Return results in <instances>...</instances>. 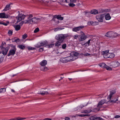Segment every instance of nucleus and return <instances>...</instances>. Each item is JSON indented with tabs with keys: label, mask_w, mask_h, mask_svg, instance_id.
<instances>
[{
	"label": "nucleus",
	"mask_w": 120,
	"mask_h": 120,
	"mask_svg": "<svg viewBox=\"0 0 120 120\" xmlns=\"http://www.w3.org/2000/svg\"><path fill=\"white\" fill-rule=\"evenodd\" d=\"M48 44V42L46 41H42L40 43V45H38V44L36 46L37 48H40L41 46H44V45H46Z\"/></svg>",
	"instance_id": "9d476101"
},
{
	"label": "nucleus",
	"mask_w": 120,
	"mask_h": 120,
	"mask_svg": "<svg viewBox=\"0 0 120 120\" xmlns=\"http://www.w3.org/2000/svg\"><path fill=\"white\" fill-rule=\"evenodd\" d=\"M118 100L117 99L115 98H114V99H112L111 100L110 102H113L114 103H115Z\"/></svg>",
	"instance_id": "ea45409f"
},
{
	"label": "nucleus",
	"mask_w": 120,
	"mask_h": 120,
	"mask_svg": "<svg viewBox=\"0 0 120 120\" xmlns=\"http://www.w3.org/2000/svg\"><path fill=\"white\" fill-rule=\"evenodd\" d=\"M105 102V100H101L100 101L98 104V107L100 108L101 107V106Z\"/></svg>",
	"instance_id": "4468645a"
},
{
	"label": "nucleus",
	"mask_w": 120,
	"mask_h": 120,
	"mask_svg": "<svg viewBox=\"0 0 120 120\" xmlns=\"http://www.w3.org/2000/svg\"><path fill=\"white\" fill-rule=\"evenodd\" d=\"M14 27L15 28L16 31H18L20 29V26L19 25H16L14 26Z\"/></svg>",
	"instance_id": "a878e982"
},
{
	"label": "nucleus",
	"mask_w": 120,
	"mask_h": 120,
	"mask_svg": "<svg viewBox=\"0 0 120 120\" xmlns=\"http://www.w3.org/2000/svg\"><path fill=\"white\" fill-rule=\"evenodd\" d=\"M95 117L94 116H91L90 118V120H95Z\"/></svg>",
	"instance_id": "49530a36"
},
{
	"label": "nucleus",
	"mask_w": 120,
	"mask_h": 120,
	"mask_svg": "<svg viewBox=\"0 0 120 120\" xmlns=\"http://www.w3.org/2000/svg\"><path fill=\"white\" fill-rule=\"evenodd\" d=\"M0 24H3L5 26H7L8 25L6 23H5L4 22H0Z\"/></svg>",
	"instance_id": "603ef678"
},
{
	"label": "nucleus",
	"mask_w": 120,
	"mask_h": 120,
	"mask_svg": "<svg viewBox=\"0 0 120 120\" xmlns=\"http://www.w3.org/2000/svg\"><path fill=\"white\" fill-rule=\"evenodd\" d=\"M8 48H5V49L3 51V53L4 55H6L8 51Z\"/></svg>",
	"instance_id": "473e14b6"
},
{
	"label": "nucleus",
	"mask_w": 120,
	"mask_h": 120,
	"mask_svg": "<svg viewBox=\"0 0 120 120\" xmlns=\"http://www.w3.org/2000/svg\"><path fill=\"white\" fill-rule=\"evenodd\" d=\"M105 18L106 20H109L111 18V17L109 14H107L105 15Z\"/></svg>",
	"instance_id": "c756f323"
},
{
	"label": "nucleus",
	"mask_w": 120,
	"mask_h": 120,
	"mask_svg": "<svg viewBox=\"0 0 120 120\" xmlns=\"http://www.w3.org/2000/svg\"><path fill=\"white\" fill-rule=\"evenodd\" d=\"M4 58L2 56H0V64L3 61Z\"/></svg>",
	"instance_id": "5fc2aeb1"
},
{
	"label": "nucleus",
	"mask_w": 120,
	"mask_h": 120,
	"mask_svg": "<svg viewBox=\"0 0 120 120\" xmlns=\"http://www.w3.org/2000/svg\"><path fill=\"white\" fill-rule=\"evenodd\" d=\"M115 93V92L113 91H110V94L108 96V98L110 99L111 98L112 95Z\"/></svg>",
	"instance_id": "b1692460"
},
{
	"label": "nucleus",
	"mask_w": 120,
	"mask_h": 120,
	"mask_svg": "<svg viewBox=\"0 0 120 120\" xmlns=\"http://www.w3.org/2000/svg\"><path fill=\"white\" fill-rule=\"evenodd\" d=\"M28 36L26 34H25L22 36V38L23 39H25Z\"/></svg>",
	"instance_id": "79ce46f5"
},
{
	"label": "nucleus",
	"mask_w": 120,
	"mask_h": 120,
	"mask_svg": "<svg viewBox=\"0 0 120 120\" xmlns=\"http://www.w3.org/2000/svg\"><path fill=\"white\" fill-rule=\"evenodd\" d=\"M62 29V28H56L55 29L54 31L55 32H56L60 30H61Z\"/></svg>",
	"instance_id": "09e8293b"
},
{
	"label": "nucleus",
	"mask_w": 120,
	"mask_h": 120,
	"mask_svg": "<svg viewBox=\"0 0 120 120\" xmlns=\"http://www.w3.org/2000/svg\"><path fill=\"white\" fill-rule=\"evenodd\" d=\"M120 117V116L119 115H117L114 118H118Z\"/></svg>",
	"instance_id": "e2e57ef3"
},
{
	"label": "nucleus",
	"mask_w": 120,
	"mask_h": 120,
	"mask_svg": "<svg viewBox=\"0 0 120 120\" xmlns=\"http://www.w3.org/2000/svg\"><path fill=\"white\" fill-rule=\"evenodd\" d=\"M112 37H116L118 36V34L114 32L113 31L112 33Z\"/></svg>",
	"instance_id": "e433bc0d"
},
{
	"label": "nucleus",
	"mask_w": 120,
	"mask_h": 120,
	"mask_svg": "<svg viewBox=\"0 0 120 120\" xmlns=\"http://www.w3.org/2000/svg\"><path fill=\"white\" fill-rule=\"evenodd\" d=\"M52 119L49 118H46L44 119L43 120H51Z\"/></svg>",
	"instance_id": "338daca9"
},
{
	"label": "nucleus",
	"mask_w": 120,
	"mask_h": 120,
	"mask_svg": "<svg viewBox=\"0 0 120 120\" xmlns=\"http://www.w3.org/2000/svg\"><path fill=\"white\" fill-rule=\"evenodd\" d=\"M108 52V51H107L102 52L101 53L103 55L104 58L107 57L108 53H109Z\"/></svg>",
	"instance_id": "412c9836"
},
{
	"label": "nucleus",
	"mask_w": 120,
	"mask_h": 120,
	"mask_svg": "<svg viewBox=\"0 0 120 120\" xmlns=\"http://www.w3.org/2000/svg\"><path fill=\"white\" fill-rule=\"evenodd\" d=\"M47 64V61L46 60H43L40 63V64L41 66H45Z\"/></svg>",
	"instance_id": "4be33fe9"
},
{
	"label": "nucleus",
	"mask_w": 120,
	"mask_h": 120,
	"mask_svg": "<svg viewBox=\"0 0 120 120\" xmlns=\"http://www.w3.org/2000/svg\"><path fill=\"white\" fill-rule=\"evenodd\" d=\"M25 17L26 16L23 14H19L16 18L17 20V22L18 23L23 20Z\"/></svg>",
	"instance_id": "7ed1b4c3"
},
{
	"label": "nucleus",
	"mask_w": 120,
	"mask_h": 120,
	"mask_svg": "<svg viewBox=\"0 0 120 120\" xmlns=\"http://www.w3.org/2000/svg\"><path fill=\"white\" fill-rule=\"evenodd\" d=\"M54 18H56L57 19L61 20H63L64 19L63 17H61V15H54L53 16V19H53Z\"/></svg>",
	"instance_id": "f8f14e48"
},
{
	"label": "nucleus",
	"mask_w": 120,
	"mask_h": 120,
	"mask_svg": "<svg viewBox=\"0 0 120 120\" xmlns=\"http://www.w3.org/2000/svg\"><path fill=\"white\" fill-rule=\"evenodd\" d=\"M54 45V44H52L49 45H45V46L46 47L49 48H51Z\"/></svg>",
	"instance_id": "72a5a7b5"
},
{
	"label": "nucleus",
	"mask_w": 120,
	"mask_h": 120,
	"mask_svg": "<svg viewBox=\"0 0 120 120\" xmlns=\"http://www.w3.org/2000/svg\"><path fill=\"white\" fill-rule=\"evenodd\" d=\"M66 58L67 61V62H68L72 61L76 59L75 58H74V57L72 56L71 55L69 56L66 57Z\"/></svg>",
	"instance_id": "6e6552de"
},
{
	"label": "nucleus",
	"mask_w": 120,
	"mask_h": 120,
	"mask_svg": "<svg viewBox=\"0 0 120 120\" xmlns=\"http://www.w3.org/2000/svg\"><path fill=\"white\" fill-rule=\"evenodd\" d=\"M100 66L103 68H105L107 70H112L111 68L109 66H108L105 64L102 63L100 64Z\"/></svg>",
	"instance_id": "39448f33"
},
{
	"label": "nucleus",
	"mask_w": 120,
	"mask_h": 120,
	"mask_svg": "<svg viewBox=\"0 0 120 120\" xmlns=\"http://www.w3.org/2000/svg\"><path fill=\"white\" fill-rule=\"evenodd\" d=\"M65 120H69L70 119V118L68 117H66L65 118Z\"/></svg>",
	"instance_id": "0e129e2a"
},
{
	"label": "nucleus",
	"mask_w": 120,
	"mask_h": 120,
	"mask_svg": "<svg viewBox=\"0 0 120 120\" xmlns=\"http://www.w3.org/2000/svg\"><path fill=\"white\" fill-rule=\"evenodd\" d=\"M63 42H61V41H58L56 42L55 44V46L57 47H59L61 44Z\"/></svg>",
	"instance_id": "c85d7f7f"
},
{
	"label": "nucleus",
	"mask_w": 120,
	"mask_h": 120,
	"mask_svg": "<svg viewBox=\"0 0 120 120\" xmlns=\"http://www.w3.org/2000/svg\"><path fill=\"white\" fill-rule=\"evenodd\" d=\"M110 9H101L98 11L96 9H92L90 11V13L94 15H96L98 13H100L105 12H108L110 11Z\"/></svg>",
	"instance_id": "f03ea898"
},
{
	"label": "nucleus",
	"mask_w": 120,
	"mask_h": 120,
	"mask_svg": "<svg viewBox=\"0 0 120 120\" xmlns=\"http://www.w3.org/2000/svg\"><path fill=\"white\" fill-rule=\"evenodd\" d=\"M102 118L99 117H95V120H101Z\"/></svg>",
	"instance_id": "de8ad7c7"
},
{
	"label": "nucleus",
	"mask_w": 120,
	"mask_h": 120,
	"mask_svg": "<svg viewBox=\"0 0 120 120\" xmlns=\"http://www.w3.org/2000/svg\"><path fill=\"white\" fill-rule=\"evenodd\" d=\"M28 20H25L24 21V23H30L31 22V19H29Z\"/></svg>",
	"instance_id": "c9c22d12"
},
{
	"label": "nucleus",
	"mask_w": 120,
	"mask_h": 120,
	"mask_svg": "<svg viewBox=\"0 0 120 120\" xmlns=\"http://www.w3.org/2000/svg\"><path fill=\"white\" fill-rule=\"evenodd\" d=\"M70 55L74 57V58H75V56H77L79 55V53L75 51H73L70 53Z\"/></svg>",
	"instance_id": "dca6fc26"
},
{
	"label": "nucleus",
	"mask_w": 120,
	"mask_h": 120,
	"mask_svg": "<svg viewBox=\"0 0 120 120\" xmlns=\"http://www.w3.org/2000/svg\"><path fill=\"white\" fill-rule=\"evenodd\" d=\"M66 44H64L62 46V48L63 49H65L66 47Z\"/></svg>",
	"instance_id": "a18cd8bd"
},
{
	"label": "nucleus",
	"mask_w": 120,
	"mask_h": 120,
	"mask_svg": "<svg viewBox=\"0 0 120 120\" xmlns=\"http://www.w3.org/2000/svg\"><path fill=\"white\" fill-rule=\"evenodd\" d=\"M84 27V26H79L73 28L72 29V30L73 31L77 32L78 31L81 30Z\"/></svg>",
	"instance_id": "0eeeda50"
},
{
	"label": "nucleus",
	"mask_w": 120,
	"mask_h": 120,
	"mask_svg": "<svg viewBox=\"0 0 120 120\" xmlns=\"http://www.w3.org/2000/svg\"><path fill=\"white\" fill-rule=\"evenodd\" d=\"M98 24V22L96 21L93 22V26H95L97 25Z\"/></svg>",
	"instance_id": "3c124183"
},
{
	"label": "nucleus",
	"mask_w": 120,
	"mask_h": 120,
	"mask_svg": "<svg viewBox=\"0 0 120 120\" xmlns=\"http://www.w3.org/2000/svg\"><path fill=\"white\" fill-rule=\"evenodd\" d=\"M43 50V48H41L39 49V51L40 52H42Z\"/></svg>",
	"instance_id": "13d9d810"
},
{
	"label": "nucleus",
	"mask_w": 120,
	"mask_h": 120,
	"mask_svg": "<svg viewBox=\"0 0 120 120\" xmlns=\"http://www.w3.org/2000/svg\"><path fill=\"white\" fill-rule=\"evenodd\" d=\"M81 35H79L80 38L79 39V41H82L85 40L86 38V36L84 34L82 31H81Z\"/></svg>",
	"instance_id": "20e7f679"
},
{
	"label": "nucleus",
	"mask_w": 120,
	"mask_h": 120,
	"mask_svg": "<svg viewBox=\"0 0 120 120\" xmlns=\"http://www.w3.org/2000/svg\"><path fill=\"white\" fill-rule=\"evenodd\" d=\"M115 56V55L113 53H108L107 57H105V58H112Z\"/></svg>",
	"instance_id": "aec40b11"
},
{
	"label": "nucleus",
	"mask_w": 120,
	"mask_h": 120,
	"mask_svg": "<svg viewBox=\"0 0 120 120\" xmlns=\"http://www.w3.org/2000/svg\"><path fill=\"white\" fill-rule=\"evenodd\" d=\"M90 40H89L87 42H86L85 43H87L88 45H89V44L90 43Z\"/></svg>",
	"instance_id": "680f3d73"
},
{
	"label": "nucleus",
	"mask_w": 120,
	"mask_h": 120,
	"mask_svg": "<svg viewBox=\"0 0 120 120\" xmlns=\"http://www.w3.org/2000/svg\"><path fill=\"white\" fill-rule=\"evenodd\" d=\"M17 47L22 50L24 49L25 47V46L23 45H19Z\"/></svg>",
	"instance_id": "cd10ccee"
},
{
	"label": "nucleus",
	"mask_w": 120,
	"mask_h": 120,
	"mask_svg": "<svg viewBox=\"0 0 120 120\" xmlns=\"http://www.w3.org/2000/svg\"><path fill=\"white\" fill-rule=\"evenodd\" d=\"M84 45H85L86 47H88L89 45H88L87 43H84Z\"/></svg>",
	"instance_id": "774afa93"
},
{
	"label": "nucleus",
	"mask_w": 120,
	"mask_h": 120,
	"mask_svg": "<svg viewBox=\"0 0 120 120\" xmlns=\"http://www.w3.org/2000/svg\"><path fill=\"white\" fill-rule=\"evenodd\" d=\"M40 94H41L42 95H47L48 94V92L47 91H43L42 92H40Z\"/></svg>",
	"instance_id": "2f4dec72"
},
{
	"label": "nucleus",
	"mask_w": 120,
	"mask_h": 120,
	"mask_svg": "<svg viewBox=\"0 0 120 120\" xmlns=\"http://www.w3.org/2000/svg\"><path fill=\"white\" fill-rule=\"evenodd\" d=\"M60 61L63 63H66L67 62V60L66 57L64 58H61L60 59Z\"/></svg>",
	"instance_id": "bb28decb"
},
{
	"label": "nucleus",
	"mask_w": 120,
	"mask_h": 120,
	"mask_svg": "<svg viewBox=\"0 0 120 120\" xmlns=\"http://www.w3.org/2000/svg\"><path fill=\"white\" fill-rule=\"evenodd\" d=\"M39 30L38 28L37 27L36 28L34 31V33H36L38 32Z\"/></svg>",
	"instance_id": "c03bdc74"
},
{
	"label": "nucleus",
	"mask_w": 120,
	"mask_h": 120,
	"mask_svg": "<svg viewBox=\"0 0 120 120\" xmlns=\"http://www.w3.org/2000/svg\"><path fill=\"white\" fill-rule=\"evenodd\" d=\"M33 17V15L32 14L29 15L28 16V17H27L28 19H30L31 18H32Z\"/></svg>",
	"instance_id": "8fccbe9b"
},
{
	"label": "nucleus",
	"mask_w": 120,
	"mask_h": 120,
	"mask_svg": "<svg viewBox=\"0 0 120 120\" xmlns=\"http://www.w3.org/2000/svg\"><path fill=\"white\" fill-rule=\"evenodd\" d=\"M11 4L10 3L9 4H7L4 8L3 10V11H6L10 9V5Z\"/></svg>",
	"instance_id": "a211bd4d"
},
{
	"label": "nucleus",
	"mask_w": 120,
	"mask_h": 120,
	"mask_svg": "<svg viewBox=\"0 0 120 120\" xmlns=\"http://www.w3.org/2000/svg\"><path fill=\"white\" fill-rule=\"evenodd\" d=\"M13 33V31L12 30H9L8 32V34L9 35H11Z\"/></svg>",
	"instance_id": "37998d69"
},
{
	"label": "nucleus",
	"mask_w": 120,
	"mask_h": 120,
	"mask_svg": "<svg viewBox=\"0 0 120 120\" xmlns=\"http://www.w3.org/2000/svg\"><path fill=\"white\" fill-rule=\"evenodd\" d=\"M68 36V34H60L56 35L55 37V39L58 41H59L61 42H63L64 39Z\"/></svg>",
	"instance_id": "f257e3e1"
},
{
	"label": "nucleus",
	"mask_w": 120,
	"mask_h": 120,
	"mask_svg": "<svg viewBox=\"0 0 120 120\" xmlns=\"http://www.w3.org/2000/svg\"><path fill=\"white\" fill-rule=\"evenodd\" d=\"M113 31H110L108 32L107 33H106L105 35V36L106 37L109 38H112V33Z\"/></svg>",
	"instance_id": "ddd939ff"
},
{
	"label": "nucleus",
	"mask_w": 120,
	"mask_h": 120,
	"mask_svg": "<svg viewBox=\"0 0 120 120\" xmlns=\"http://www.w3.org/2000/svg\"><path fill=\"white\" fill-rule=\"evenodd\" d=\"M120 65V63L117 61H115L112 63V66L114 68L117 67L119 66Z\"/></svg>",
	"instance_id": "9b49d317"
},
{
	"label": "nucleus",
	"mask_w": 120,
	"mask_h": 120,
	"mask_svg": "<svg viewBox=\"0 0 120 120\" xmlns=\"http://www.w3.org/2000/svg\"><path fill=\"white\" fill-rule=\"evenodd\" d=\"M27 49L29 50H34L36 49L34 47H33L31 46L28 47Z\"/></svg>",
	"instance_id": "58836bf2"
},
{
	"label": "nucleus",
	"mask_w": 120,
	"mask_h": 120,
	"mask_svg": "<svg viewBox=\"0 0 120 120\" xmlns=\"http://www.w3.org/2000/svg\"><path fill=\"white\" fill-rule=\"evenodd\" d=\"M104 16L102 14L98 15L96 16V19L99 22H102L103 21Z\"/></svg>",
	"instance_id": "423d86ee"
},
{
	"label": "nucleus",
	"mask_w": 120,
	"mask_h": 120,
	"mask_svg": "<svg viewBox=\"0 0 120 120\" xmlns=\"http://www.w3.org/2000/svg\"><path fill=\"white\" fill-rule=\"evenodd\" d=\"M6 91V88H3L0 89V93H4Z\"/></svg>",
	"instance_id": "7c9ffc66"
},
{
	"label": "nucleus",
	"mask_w": 120,
	"mask_h": 120,
	"mask_svg": "<svg viewBox=\"0 0 120 120\" xmlns=\"http://www.w3.org/2000/svg\"><path fill=\"white\" fill-rule=\"evenodd\" d=\"M12 47L13 49H12L13 50L16 51V48L15 46V45H13Z\"/></svg>",
	"instance_id": "bf43d9fd"
},
{
	"label": "nucleus",
	"mask_w": 120,
	"mask_h": 120,
	"mask_svg": "<svg viewBox=\"0 0 120 120\" xmlns=\"http://www.w3.org/2000/svg\"><path fill=\"white\" fill-rule=\"evenodd\" d=\"M68 0H61V1L63 2L68 3Z\"/></svg>",
	"instance_id": "052dcab7"
},
{
	"label": "nucleus",
	"mask_w": 120,
	"mask_h": 120,
	"mask_svg": "<svg viewBox=\"0 0 120 120\" xmlns=\"http://www.w3.org/2000/svg\"><path fill=\"white\" fill-rule=\"evenodd\" d=\"M40 69L41 71H45L47 70V68L45 66H41L40 67Z\"/></svg>",
	"instance_id": "5701e85b"
},
{
	"label": "nucleus",
	"mask_w": 120,
	"mask_h": 120,
	"mask_svg": "<svg viewBox=\"0 0 120 120\" xmlns=\"http://www.w3.org/2000/svg\"><path fill=\"white\" fill-rule=\"evenodd\" d=\"M31 19V22H34L35 23L38 22L40 20V19L34 17L33 18Z\"/></svg>",
	"instance_id": "f3484780"
},
{
	"label": "nucleus",
	"mask_w": 120,
	"mask_h": 120,
	"mask_svg": "<svg viewBox=\"0 0 120 120\" xmlns=\"http://www.w3.org/2000/svg\"><path fill=\"white\" fill-rule=\"evenodd\" d=\"M8 17V15H6L4 13H0V18H7Z\"/></svg>",
	"instance_id": "6ab92c4d"
},
{
	"label": "nucleus",
	"mask_w": 120,
	"mask_h": 120,
	"mask_svg": "<svg viewBox=\"0 0 120 120\" xmlns=\"http://www.w3.org/2000/svg\"><path fill=\"white\" fill-rule=\"evenodd\" d=\"M24 22L23 21H22L21 22L19 23V25L20 26H22Z\"/></svg>",
	"instance_id": "69168bd1"
},
{
	"label": "nucleus",
	"mask_w": 120,
	"mask_h": 120,
	"mask_svg": "<svg viewBox=\"0 0 120 120\" xmlns=\"http://www.w3.org/2000/svg\"><path fill=\"white\" fill-rule=\"evenodd\" d=\"M19 39L18 38H16L13 39V41L14 42H19Z\"/></svg>",
	"instance_id": "4c0bfd02"
},
{
	"label": "nucleus",
	"mask_w": 120,
	"mask_h": 120,
	"mask_svg": "<svg viewBox=\"0 0 120 120\" xmlns=\"http://www.w3.org/2000/svg\"><path fill=\"white\" fill-rule=\"evenodd\" d=\"M78 116L81 117H84L85 116H90V114H80Z\"/></svg>",
	"instance_id": "f704fd0d"
},
{
	"label": "nucleus",
	"mask_w": 120,
	"mask_h": 120,
	"mask_svg": "<svg viewBox=\"0 0 120 120\" xmlns=\"http://www.w3.org/2000/svg\"><path fill=\"white\" fill-rule=\"evenodd\" d=\"M85 105H80L79 106H78L75 109H74V110L75 111H77L79 110H80L83 107H85Z\"/></svg>",
	"instance_id": "393cba45"
},
{
	"label": "nucleus",
	"mask_w": 120,
	"mask_h": 120,
	"mask_svg": "<svg viewBox=\"0 0 120 120\" xmlns=\"http://www.w3.org/2000/svg\"><path fill=\"white\" fill-rule=\"evenodd\" d=\"M78 35L76 34L75 35H74L73 36V37L75 39H76L78 37Z\"/></svg>",
	"instance_id": "6e6d98bb"
},
{
	"label": "nucleus",
	"mask_w": 120,
	"mask_h": 120,
	"mask_svg": "<svg viewBox=\"0 0 120 120\" xmlns=\"http://www.w3.org/2000/svg\"><path fill=\"white\" fill-rule=\"evenodd\" d=\"M92 109L91 107H90L87 110H85L82 111L81 112V113L85 114L89 113L91 112Z\"/></svg>",
	"instance_id": "1a4fd4ad"
},
{
	"label": "nucleus",
	"mask_w": 120,
	"mask_h": 120,
	"mask_svg": "<svg viewBox=\"0 0 120 120\" xmlns=\"http://www.w3.org/2000/svg\"><path fill=\"white\" fill-rule=\"evenodd\" d=\"M90 54L89 53H86L83 54V56H89L90 55Z\"/></svg>",
	"instance_id": "4d7b16f0"
},
{
	"label": "nucleus",
	"mask_w": 120,
	"mask_h": 120,
	"mask_svg": "<svg viewBox=\"0 0 120 120\" xmlns=\"http://www.w3.org/2000/svg\"><path fill=\"white\" fill-rule=\"evenodd\" d=\"M16 51L13 50V49H11L9 51V53L8 55V56H9L11 55H14Z\"/></svg>",
	"instance_id": "2eb2a0df"
},
{
	"label": "nucleus",
	"mask_w": 120,
	"mask_h": 120,
	"mask_svg": "<svg viewBox=\"0 0 120 120\" xmlns=\"http://www.w3.org/2000/svg\"><path fill=\"white\" fill-rule=\"evenodd\" d=\"M69 5L70 6L73 7L75 5L73 3H70L69 4Z\"/></svg>",
	"instance_id": "864d4df0"
},
{
	"label": "nucleus",
	"mask_w": 120,
	"mask_h": 120,
	"mask_svg": "<svg viewBox=\"0 0 120 120\" xmlns=\"http://www.w3.org/2000/svg\"><path fill=\"white\" fill-rule=\"evenodd\" d=\"M93 23L92 21H89L88 22V25L89 26L93 25Z\"/></svg>",
	"instance_id": "a19ab883"
}]
</instances>
